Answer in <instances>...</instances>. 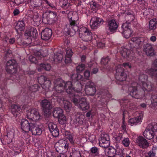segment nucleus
<instances>
[{"mask_svg": "<svg viewBox=\"0 0 157 157\" xmlns=\"http://www.w3.org/2000/svg\"><path fill=\"white\" fill-rule=\"evenodd\" d=\"M55 90L60 94L64 93L62 89L59 88H66L67 92L70 95V98L71 101L75 104L78 103V94L75 93V90L72 87V83L68 81L65 83L62 79H57L54 82Z\"/></svg>", "mask_w": 157, "mask_h": 157, "instance_id": "obj_1", "label": "nucleus"}, {"mask_svg": "<svg viewBox=\"0 0 157 157\" xmlns=\"http://www.w3.org/2000/svg\"><path fill=\"white\" fill-rule=\"evenodd\" d=\"M143 88L138 85L136 86H131L128 88L129 94L132 97L139 98L145 94V90L149 91L152 90L153 85L150 82H144L142 84Z\"/></svg>", "mask_w": 157, "mask_h": 157, "instance_id": "obj_2", "label": "nucleus"}, {"mask_svg": "<svg viewBox=\"0 0 157 157\" xmlns=\"http://www.w3.org/2000/svg\"><path fill=\"white\" fill-rule=\"evenodd\" d=\"M78 17L77 15H73L72 17L69 19V24L66 25L64 29V32L66 35H71V33L75 34L79 29Z\"/></svg>", "mask_w": 157, "mask_h": 157, "instance_id": "obj_3", "label": "nucleus"}, {"mask_svg": "<svg viewBox=\"0 0 157 157\" xmlns=\"http://www.w3.org/2000/svg\"><path fill=\"white\" fill-rule=\"evenodd\" d=\"M157 134V125L149 124L143 132V135L147 139H152Z\"/></svg>", "mask_w": 157, "mask_h": 157, "instance_id": "obj_4", "label": "nucleus"}, {"mask_svg": "<svg viewBox=\"0 0 157 157\" xmlns=\"http://www.w3.org/2000/svg\"><path fill=\"white\" fill-rule=\"evenodd\" d=\"M147 42V39L143 37H134L132 38L130 44L131 48H137L146 44Z\"/></svg>", "mask_w": 157, "mask_h": 157, "instance_id": "obj_5", "label": "nucleus"}, {"mask_svg": "<svg viewBox=\"0 0 157 157\" xmlns=\"http://www.w3.org/2000/svg\"><path fill=\"white\" fill-rule=\"evenodd\" d=\"M79 36L82 39L85 41L91 40L92 38V33L87 28L82 27L79 30Z\"/></svg>", "mask_w": 157, "mask_h": 157, "instance_id": "obj_6", "label": "nucleus"}, {"mask_svg": "<svg viewBox=\"0 0 157 157\" xmlns=\"http://www.w3.org/2000/svg\"><path fill=\"white\" fill-rule=\"evenodd\" d=\"M54 147L57 152L62 154L67 150L68 144L65 140L61 139L56 143Z\"/></svg>", "mask_w": 157, "mask_h": 157, "instance_id": "obj_7", "label": "nucleus"}, {"mask_svg": "<svg viewBox=\"0 0 157 157\" xmlns=\"http://www.w3.org/2000/svg\"><path fill=\"white\" fill-rule=\"evenodd\" d=\"M56 16L55 12L49 11L44 13L42 14V21L45 24H52Z\"/></svg>", "mask_w": 157, "mask_h": 157, "instance_id": "obj_8", "label": "nucleus"}, {"mask_svg": "<svg viewBox=\"0 0 157 157\" xmlns=\"http://www.w3.org/2000/svg\"><path fill=\"white\" fill-rule=\"evenodd\" d=\"M53 116L58 119L59 123L63 124L66 122V118L63 114V111L60 108H56L53 112Z\"/></svg>", "mask_w": 157, "mask_h": 157, "instance_id": "obj_9", "label": "nucleus"}, {"mask_svg": "<svg viewBox=\"0 0 157 157\" xmlns=\"http://www.w3.org/2000/svg\"><path fill=\"white\" fill-rule=\"evenodd\" d=\"M86 82L85 86V92L89 95H94L96 91V90L94 83L90 80L86 79L85 81Z\"/></svg>", "mask_w": 157, "mask_h": 157, "instance_id": "obj_10", "label": "nucleus"}, {"mask_svg": "<svg viewBox=\"0 0 157 157\" xmlns=\"http://www.w3.org/2000/svg\"><path fill=\"white\" fill-rule=\"evenodd\" d=\"M40 104L42 107L44 113L49 115L51 113L50 110L52 108L51 103L50 101L44 99L41 101Z\"/></svg>", "mask_w": 157, "mask_h": 157, "instance_id": "obj_11", "label": "nucleus"}, {"mask_svg": "<svg viewBox=\"0 0 157 157\" xmlns=\"http://www.w3.org/2000/svg\"><path fill=\"white\" fill-rule=\"evenodd\" d=\"M77 103L75 105H77L78 108L82 110H87L90 108L89 103L87 102L86 98H79L78 97Z\"/></svg>", "mask_w": 157, "mask_h": 157, "instance_id": "obj_12", "label": "nucleus"}, {"mask_svg": "<svg viewBox=\"0 0 157 157\" xmlns=\"http://www.w3.org/2000/svg\"><path fill=\"white\" fill-rule=\"evenodd\" d=\"M27 117L28 119L32 120V121H34L40 119V115L37 110L33 109L27 112Z\"/></svg>", "mask_w": 157, "mask_h": 157, "instance_id": "obj_13", "label": "nucleus"}, {"mask_svg": "<svg viewBox=\"0 0 157 157\" xmlns=\"http://www.w3.org/2000/svg\"><path fill=\"white\" fill-rule=\"evenodd\" d=\"M109 140V137L107 134H104L101 135L99 141L100 146L104 148L108 147L110 144Z\"/></svg>", "mask_w": 157, "mask_h": 157, "instance_id": "obj_14", "label": "nucleus"}, {"mask_svg": "<svg viewBox=\"0 0 157 157\" xmlns=\"http://www.w3.org/2000/svg\"><path fill=\"white\" fill-rule=\"evenodd\" d=\"M104 21L102 19L98 17H93L90 21V26L92 29H96L99 26L103 24Z\"/></svg>", "mask_w": 157, "mask_h": 157, "instance_id": "obj_15", "label": "nucleus"}, {"mask_svg": "<svg viewBox=\"0 0 157 157\" xmlns=\"http://www.w3.org/2000/svg\"><path fill=\"white\" fill-rule=\"evenodd\" d=\"M129 27L128 24L127 23L123 24L122 26V28L123 30L122 33L123 34L124 37L126 38H128L130 37L132 32Z\"/></svg>", "mask_w": 157, "mask_h": 157, "instance_id": "obj_16", "label": "nucleus"}, {"mask_svg": "<svg viewBox=\"0 0 157 157\" xmlns=\"http://www.w3.org/2000/svg\"><path fill=\"white\" fill-rule=\"evenodd\" d=\"M33 121L29 122L26 120L22 119L21 122V128L26 132H28L30 131L31 128V124H33Z\"/></svg>", "mask_w": 157, "mask_h": 157, "instance_id": "obj_17", "label": "nucleus"}, {"mask_svg": "<svg viewBox=\"0 0 157 157\" xmlns=\"http://www.w3.org/2000/svg\"><path fill=\"white\" fill-rule=\"evenodd\" d=\"M52 34V30L49 28H46L41 33V38L45 40H48L51 38Z\"/></svg>", "mask_w": 157, "mask_h": 157, "instance_id": "obj_18", "label": "nucleus"}, {"mask_svg": "<svg viewBox=\"0 0 157 157\" xmlns=\"http://www.w3.org/2000/svg\"><path fill=\"white\" fill-rule=\"evenodd\" d=\"M31 125L32 126L30 131L33 135H40L41 134L42 130L36 122L33 121V124H31Z\"/></svg>", "mask_w": 157, "mask_h": 157, "instance_id": "obj_19", "label": "nucleus"}, {"mask_svg": "<svg viewBox=\"0 0 157 157\" xmlns=\"http://www.w3.org/2000/svg\"><path fill=\"white\" fill-rule=\"evenodd\" d=\"M136 143L141 147L145 148L149 146V143L146 139L142 136L138 137L136 139Z\"/></svg>", "mask_w": 157, "mask_h": 157, "instance_id": "obj_20", "label": "nucleus"}, {"mask_svg": "<svg viewBox=\"0 0 157 157\" xmlns=\"http://www.w3.org/2000/svg\"><path fill=\"white\" fill-rule=\"evenodd\" d=\"M144 51L147 56H152L154 55V49L152 45L147 42L144 45Z\"/></svg>", "mask_w": 157, "mask_h": 157, "instance_id": "obj_21", "label": "nucleus"}, {"mask_svg": "<svg viewBox=\"0 0 157 157\" xmlns=\"http://www.w3.org/2000/svg\"><path fill=\"white\" fill-rule=\"evenodd\" d=\"M108 27L110 32L114 33L117 28L118 25L114 20H110L108 21Z\"/></svg>", "mask_w": 157, "mask_h": 157, "instance_id": "obj_22", "label": "nucleus"}, {"mask_svg": "<svg viewBox=\"0 0 157 157\" xmlns=\"http://www.w3.org/2000/svg\"><path fill=\"white\" fill-rule=\"evenodd\" d=\"M25 35L26 36H32L35 38L37 36L38 33L36 30L35 28L31 27L29 29L25 31Z\"/></svg>", "mask_w": 157, "mask_h": 157, "instance_id": "obj_23", "label": "nucleus"}, {"mask_svg": "<svg viewBox=\"0 0 157 157\" xmlns=\"http://www.w3.org/2000/svg\"><path fill=\"white\" fill-rule=\"evenodd\" d=\"M21 110L20 106L16 105H13L11 106V112L15 117L18 116L20 114L19 112Z\"/></svg>", "mask_w": 157, "mask_h": 157, "instance_id": "obj_24", "label": "nucleus"}, {"mask_svg": "<svg viewBox=\"0 0 157 157\" xmlns=\"http://www.w3.org/2000/svg\"><path fill=\"white\" fill-rule=\"evenodd\" d=\"M25 29V24L23 21H19L15 26V29L17 33L24 31Z\"/></svg>", "mask_w": 157, "mask_h": 157, "instance_id": "obj_25", "label": "nucleus"}, {"mask_svg": "<svg viewBox=\"0 0 157 157\" xmlns=\"http://www.w3.org/2000/svg\"><path fill=\"white\" fill-rule=\"evenodd\" d=\"M157 21L156 19H153L150 21L149 23V29L154 31L157 28Z\"/></svg>", "mask_w": 157, "mask_h": 157, "instance_id": "obj_26", "label": "nucleus"}, {"mask_svg": "<svg viewBox=\"0 0 157 157\" xmlns=\"http://www.w3.org/2000/svg\"><path fill=\"white\" fill-rule=\"evenodd\" d=\"M56 90L57 93H55L53 94L52 96L53 98L57 100L59 102L61 101H63V100H64L63 97V93L60 94L58 93Z\"/></svg>", "mask_w": 157, "mask_h": 157, "instance_id": "obj_27", "label": "nucleus"}, {"mask_svg": "<svg viewBox=\"0 0 157 157\" xmlns=\"http://www.w3.org/2000/svg\"><path fill=\"white\" fill-rule=\"evenodd\" d=\"M17 65L9 67H6V70L8 73L13 74L15 73L17 71Z\"/></svg>", "mask_w": 157, "mask_h": 157, "instance_id": "obj_28", "label": "nucleus"}, {"mask_svg": "<svg viewBox=\"0 0 157 157\" xmlns=\"http://www.w3.org/2000/svg\"><path fill=\"white\" fill-rule=\"evenodd\" d=\"M142 119V117L141 116H139L137 117L132 118L130 119L128 121L129 124L132 125V124H136L137 123H138L141 121Z\"/></svg>", "mask_w": 157, "mask_h": 157, "instance_id": "obj_29", "label": "nucleus"}, {"mask_svg": "<svg viewBox=\"0 0 157 157\" xmlns=\"http://www.w3.org/2000/svg\"><path fill=\"white\" fill-rule=\"evenodd\" d=\"M72 87L76 91H80L82 90L81 84L78 81H73Z\"/></svg>", "mask_w": 157, "mask_h": 157, "instance_id": "obj_30", "label": "nucleus"}, {"mask_svg": "<svg viewBox=\"0 0 157 157\" xmlns=\"http://www.w3.org/2000/svg\"><path fill=\"white\" fill-rule=\"evenodd\" d=\"M131 52L130 50L126 48H124L121 51V54L123 57L125 58H127L129 57Z\"/></svg>", "mask_w": 157, "mask_h": 157, "instance_id": "obj_31", "label": "nucleus"}, {"mask_svg": "<svg viewBox=\"0 0 157 157\" xmlns=\"http://www.w3.org/2000/svg\"><path fill=\"white\" fill-rule=\"evenodd\" d=\"M82 76L80 74L78 73H72L71 75V77L73 81H78L82 78Z\"/></svg>", "mask_w": 157, "mask_h": 157, "instance_id": "obj_32", "label": "nucleus"}, {"mask_svg": "<svg viewBox=\"0 0 157 157\" xmlns=\"http://www.w3.org/2000/svg\"><path fill=\"white\" fill-rule=\"evenodd\" d=\"M63 103L65 109L67 112H69L71 107V103L67 100H63Z\"/></svg>", "mask_w": 157, "mask_h": 157, "instance_id": "obj_33", "label": "nucleus"}, {"mask_svg": "<svg viewBox=\"0 0 157 157\" xmlns=\"http://www.w3.org/2000/svg\"><path fill=\"white\" fill-rule=\"evenodd\" d=\"M51 85V82L49 80L47 79L43 83L42 88L45 90H49Z\"/></svg>", "mask_w": 157, "mask_h": 157, "instance_id": "obj_34", "label": "nucleus"}, {"mask_svg": "<svg viewBox=\"0 0 157 157\" xmlns=\"http://www.w3.org/2000/svg\"><path fill=\"white\" fill-rule=\"evenodd\" d=\"M126 74L124 72V69L121 67L120 65H118L117 69H116V73L115 75H116L117 77V78H118L119 74Z\"/></svg>", "mask_w": 157, "mask_h": 157, "instance_id": "obj_35", "label": "nucleus"}, {"mask_svg": "<svg viewBox=\"0 0 157 157\" xmlns=\"http://www.w3.org/2000/svg\"><path fill=\"white\" fill-rule=\"evenodd\" d=\"M116 150L113 148H110L109 149L107 153L108 157H114L116 154Z\"/></svg>", "mask_w": 157, "mask_h": 157, "instance_id": "obj_36", "label": "nucleus"}, {"mask_svg": "<svg viewBox=\"0 0 157 157\" xmlns=\"http://www.w3.org/2000/svg\"><path fill=\"white\" fill-rule=\"evenodd\" d=\"M80 113H77V117L75 119V121H74L76 123H80L82 121L84 116L83 114H80Z\"/></svg>", "mask_w": 157, "mask_h": 157, "instance_id": "obj_37", "label": "nucleus"}, {"mask_svg": "<svg viewBox=\"0 0 157 157\" xmlns=\"http://www.w3.org/2000/svg\"><path fill=\"white\" fill-rule=\"evenodd\" d=\"M118 77L119 78H117L116 75H115V78L117 80L120 82L123 81L125 80L127 78V75L126 74H119Z\"/></svg>", "mask_w": 157, "mask_h": 157, "instance_id": "obj_38", "label": "nucleus"}, {"mask_svg": "<svg viewBox=\"0 0 157 157\" xmlns=\"http://www.w3.org/2000/svg\"><path fill=\"white\" fill-rule=\"evenodd\" d=\"M148 78L147 75L144 74H141L139 76V81H140L142 84L143 83L147 81Z\"/></svg>", "mask_w": 157, "mask_h": 157, "instance_id": "obj_39", "label": "nucleus"}, {"mask_svg": "<svg viewBox=\"0 0 157 157\" xmlns=\"http://www.w3.org/2000/svg\"><path fill=\"white\" fill-rule=\"evenodd\" d=\"M70 157H81V154L79 151H76L75 149L70 153Z\"/></svg>", "mask_w": 157, "mask_h": 157, "instance_id": "obj_40", "label": "nucleus"}, {"mask_svg": "<svg viewBox=\"0 0 157 157\" xmlns=\"http://www.w3.org/2000/svg\"><path fill=\"white\" fill-rule=\"evenodd\" d=\"M63 55L61 53H58L54 56V57L53 58V60L56 61H61L62 60L63 58Z\"/></svg>", "mask_w": 157, "mask_h": 157, "instance_id": "obj_41", "label": "nucleus"}, {"mask_svg": "<svg viewBox=\"0 0 157 157\" xmlns=\"http://www.w3.org/2000/svg\"><path fill=\"white\" fill-rule=\"evenodd\" d=\"M40 66L42 69L43 68L47 71H49L51 67L50 65L48 63H41L40 65Z\"/></svg>", "mask_w": 157, "mask_h": 157, "instance_id": "obj_42", "label": "nucleus"}, {"mask_svg": "<svg viewBox=\"0 0 157 157\" xmlns=\"http://www.w3.org/2000/svg\"><path fill=\"white\" fill-rule=\"evenodd\" d=\"M34 7H37L40 6L42 3V0H32Z\"/></svg>", "mask_w": 157, "mask_h": 157, "instance_id": "obj_43", "label": "nucleus"}, {"mask_svg": "<svg viewBox=\"0 0 157 157\" xmlns=\"http://www.w3.org/2000/svg\"><path fill=\"white\" fill-rule=\"evenodd\" d=\"M90 152L93 154L95 156L99 155V151L98 148L95 147H94L91 148Z\"/></svg>", "mask_w": 157, "mask_h": 157, "instance_id": "obj_44", "label": "nucleus"}, {"mask_svg": "<svg viewBox=\"0 0 157 157\" xmlns=\"http://www.w3.org/2000/svg\"><path fill=\"white\" fill-rule=\"evenodd\" d=\"M150 75L153 78L157 79V70L154 69H151L150 70Z\"/></svg>", "mask_w": 157, "mask_h": 157, "instance_id": "obj_45", "label": "nucleus"}, {"mask_svg": "<svg viewBox=\"0 0 157 157\" xmlns=\"http://www.w3.org/2000/svg\"><path fill=\"white\" fill-rule=\"evenodd\" d=\"M110 60V58L108 56L103 57L102 58L101 61V63L103 65H106L108 64V62Z\"/></svg>", "mask_w": 157, "mask_h": 157, "instance_id": "obj_46", "label": "nucleus"}, {"mask_svg": "<svg viewBox=\"0 0 157 157\" xmlns=\"http://www.w3.org/2000/svg\"><path fill=\"white\" fill-rule=\"evenodd\" d=\"M151 100L152 103H156L157 104V94L156 93H153L152 94Z\"/></svg>", "mask_w": 157, "mask_h": 157, "instance_id": "obj_47", "label": "nucleus"}, {"mask_svg": "<svg viewBox=\"0 0 157 157\" xmlns=\"http://www.w3.org/2000/svg\"><path fill=\"white\" fill-rule=\"evenodd\" d=\"M48 126L49 130L51 132L57 128L56 125L51 122H49L48 123Z\"/></svg>", "mask_w": 157, "mask_h": 157, "instance_id": "obj_48", "label": "nucleus"}, {"mask_svg": "<svg viewBox=\"0 0 157 157\" xmlns=\"http://www.w3.org/2000/svg\"><path fill=\"white\" fill-rule=\"evenodd\" d=\"M33 20L36 23V25H37L40 24L41 21L40 18L38 15H34L33 17Z\"/></svg>", "mask_w": 157, "mask_h": 157, "instance_id": "obj_49", "label": "nucleus"}, {"mask_svg": "<svg viewBox=\"0 0 157 157\" xmlns=\"http://www.w3.org/2000/svg\"><path fill=\"white\" fill-rule=\"evenodd\" d=\"M17 65V63L15 60L13 59H12L9 60L6 63V67H9L10 66H12L14 65Z\"/></svg>", "mask_w": 157, "mask_h": 157, "instance_id": "obj_50", "label": "nucleus"}, {"mask_svg": "<svg viewBox=\"0 0 157 157\" xmlns=\"http://www.w3.org/2000/svg\"><path fill=\"white\" fill-rule=\"evenodd\" d=\"M85 66L84 64H82L77 66L76 68V71L77 73H80L82 71L85 69Z\"/></svg>", "mask_w": 157, "mask_h": 157, "instance_id": "obj_51", "label": "nucleus"}, {"mask_svg": "<svg viewBox=\"0 0 157 157\" xmlns=\"http://www.w3.org/2000/svg\"><path fill=\"white\" fill-rule=\"evenodd\" d=\"M65 135L66 137L69 140L71 143L72 144H74V141L73 140V138L70 133L69 132H66Z\"/></svg>", "mask_w": 157, "mask_h": 157, "instance_id": "obj_52", "label": "nucleus"}, {"mask_svg": "<svg viewBox=\"0 0 157 157\" xmlns=\"http://www.w3.org/2000/svg\"><path fill=\"white\" fill-rule=\"evenodd\" d=\"M68 2L67 0H60L59 2V5L63 8H66V7L67 6Z\"/></svg>", "mask_w": 157, "mask_h": 157, "instance_id": "obj_53", "label": "nucleus"}, {"mask_svg": "<svg viewBox=\"0 0 157 157\" xmlns=\"http://www.w3.org/2000/svg\"><path fill=\"white\" fill-rule=\"evenodd\" d=\"M14 136V132L13 131H10L7 132V134L4 137V139L6 138H8L9 139L11 140V142H12V138Z\"/></svg>", "mask_w": 157, "mask_h": 157, "instance_id": "obj_54", "label": "nucleus"}, {"mask_svg": "<svg viewBox=\"0 0 157 157\" xmlns=\"http://www.w3.org/2000/svg\"><path fill=\"white\" fill-rule=\"evenodd\" d=\"M47 79V78L44 76H41L38 78V81L40 84L44 83L45 81Z\"/></svg>", "mask_w": 157, "mask_h": 157, "instance_id": "obj_55", "label": "nucleus"}, {"mask_svg": "<svg viewBox=\"0 0 157 157\" xmlns=\"http://www.w3.org/2000/svg\"><path fill=\"white\" fill-rule=\"evenodd\" d=\"M122 144L125 147L128 146L130 144L129 139L128 138H124L122 141Z\"/></svg>", "mask_w": 157, "mask_h": 157, "instance_id": "obj_56", "label": "nucleus"}, {"mask_svg": "<svg viewBox=\"0 0 157 157\" xmlns=\"http://www.w3.org/2000/svg\"><path fill=\"white\" fill-rule=\"evenodd\" d=\"M126 19L128 21V23H130L133 20L134 18V16L132 14L127 15L126 17Z\"/></svg>", "mask_w": 157, "mask_h": 157, "instance_id": "obj_57", "label": "nucleus"}, {"mask_svg": "<svg viewBox=\"0 0 157 157\" xmlns=\"http://www.w3.org/2000/svg\"><path fill=\"white\" fill-rule=\"evenodd\" d=\"M52 136L55 137L58 136L59 135V131L58 128H56L51 132Z\"/></svg>", "mask_w": 157, "mask_h": 157, "instance_id": "obj_58", "label": "nucleus"}, {"mask_svg": "<svg viewBox=\"0 0 157 157\" xmlns=\"http://www.w3.org/2000/svg\"><path fill=\"white\" fill-rule=\"evenodd\" d=\"M66 56H69L71 57L73 54V52L72 50L70 49H67L66 50Z\"/></svg>", "mask_w": 157, "mask_h": 157, "instance_id": "obj_59", "label": "nucleus"}, {"mask_svg": "<svg viewBox=\"0 0 157 157\" xmlns=\"http://www.w3.org/2000/svg\"><path fill=\"white\" fill-rule=\"evenodd\" d=\"M29 59L30 61L34 63H36L37 62L36 58L32 56H29Z\"/></svg>", "mask_w": 157, "mask_h": 157, "instance_id": "obj_60", "label": "nucleus"}, {"mask_svg": "<svg viewBox=\"0 0 157 157\" xmlns=\"http://www.w3.org/2000/svg\"><path fill=\"white\" fill-rule=\"evenodd\" d=\"M5 56L6 57H10L11 56V51L10 50H6L5 52Z\"/></svg>", "mask_w": 157, "mask_h": 157, "instance_id": "obj_61", "label": "nucleus"}, {"mask_svg": "<svg viewBox=\"0 0 157 157\" xmlns=\"http://www.w3.org/2000/svg\"><path fill=\"white\" fill-rule=\"evenodd\" d=\"M90 7L92 9H95L97 7V3L93 2H92L90 3Z\"/></svg>", "mask_w": 157, "mask_h": 157, "instance_id": "obj_62", "label": "nucleus"}, {"mask_svg": "<svg viewBox=\"0 0 157 157\" xmlns=\"http://www.w3.org/2000/svg\"><path fill=\"white\" fill-rule=\"evenodd\" d=\"M71 57L69 56H65V62L66 64H67L71 62Z\"/></svg>", "mask_w": 157, "mask_h": 157, "instance_id": "obj_63", "label": "nucleus"}, {"mask_svg": "<svg viewBox=\"0 0 157 157\" xmlns=\"http://www.w3.org/2000/svg\"><path fill=\"white\" fill-rule=\"evenodd\" d=\"M122 66L126 68H130L131 67V65L129 63H126L123 64Z\"/></svg>", "mask_w": 157, "mask_h": 157, "instance_id": "obj_64", "label": "nucleus"}]
</instances>
